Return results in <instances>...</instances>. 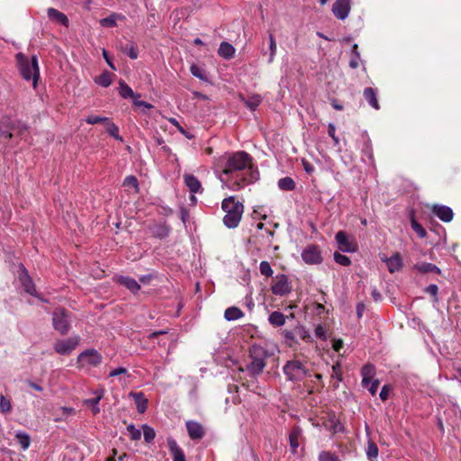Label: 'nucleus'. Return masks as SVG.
Wrapping results in <instances>:
<instances>
[{"label": "nucleus", "instance_id": "nucleus-1", "mask_svg": "<svg viewBox=\"0 0 461 461\" xmlns=\"http://www.w3.org/2000/svg\"><path fill=\"white\" fill-rule=\"evenodd\" d=\"M240 177L229 178L227 186L232 190H240L245 185L253 184L259 179L258 166L253 163V158L246 151H237L230 154L226 162L222 174L232 175L239 171H244Z\"/></svg>", "mask_w": 461, "mask_h": 461}, {"label": "nucleus", "instance_id": "nucleus-2", "mask_svg": "<svg viewBox=\"0 0 461 461\" xmlns=\"http://www.w3.org/2000/svg\"><path fill=\"white\" fill-rule=\"evenodd\" d=\"M221 209L226 212L223 217V223L229 229L236 228L240 220L244 210L242 203L236 201L234 196L223 199Z\"/></svg>", "mask_w": 461, "mask_h": 461}, {"label": "nucleus", "instance_id": "nucleus-3", "mask_svg": "<svg viewBox=\"0 0 461 461\" xmlns=\"http://www.w3.org/2000/svg\"><path fill=\"white\" fill-rule=\"evenodd\" d=\"M16 61L23 78L27 81L32 79L33 87L36 88L40 78L37 56L34 55L29 59L27 56L20 52L16 54Z\"/></svg>", "mask_w": 461, "mask_h": 461}, {"label": "nucleus", "instance_id": "nucleus-4", "mask_svg": "<svg viewBox=\"0 0 461 461\" xmlns=\"http://www.w3.org/2000/svg\"><path fill=\"white\" fill-rule=\"evenodd\" d=\"M29 128L27 123L13 119L10 115L5 114L0 117V137L5 140H11L14 137L13 131L16 132L17 137L23 139Z\"/></svg>", "mask_w": 461, "mask_h": 461}, {"label": "nucleus", "instance_id": "nucleus-5", "mask_svg": "<svg viewBox=\"0 0 461 461\" xmlns=\"http://www.w3.org/2000/svg\"><path fill=\"white\" fill-rule=\"evenodd\" d=\"M249 357L251 362L246 366V370L254 377L261 375L267 365L266 359L269 357L267 350L260 345L253 344L249 347Z\"/></svg>", "mask_w": 461, "mask_h": 461}, {"label": "nucleus", "instance_id": "nucleus-6", "mask_svg": "<svg viewBox=\"0 0 461 461\" xmlns=\"http://www.w3.org/2000/svg\"><path fill=\"white\" fill-rule=\"evenodd\" d=\"M71 312L63 307H57L52 312V325L60 335H67L71 329Z\"/></svg>", "mask_w": 461, "mask_h": 461}, {"label": "nucleus", "instance_id": "nucleus-7", "mask_svg": "<svg viewBox=\"0 0 461 461\" xmlns=\"http://www.w3.org/2000/svg\"><path fill=\"white\" fill-rule=\"evenodd\" d=\"M288 381L300 382L310 375L309 369L297 359L289 360L283 367Z\"/></svg>", "mask_w": 461, "mask_h": 461}, {"label": "nucleus", "instance_id": "nucleus-8", "mask_svg": "<svg viewBox=\"0 0 461 461\" xmlns=\"http://www.w3.org/2000/svg\"><path fill=\"white\" fill-rule=\"evenodd\" d=\"M79 336L70 337L67 339H59L55 342L53 348L56 353L61 356H68L79 344Z\"/></svg>", "mask_w": 461, "mask_h": 461}, {"label": "nucleus", "instance_id": "nucleus-9", "mask_svg": "<svg viewBox=\"0 0 461 461\" xmlns=\"http://www.w3.org/2000/svg\"><path fill=\"white\" fill-rule=\"evenodd\" d=\"M303 260L308 265H319L323 261L321 251L318 245L310 244L302 252Z\"/></svg>", "mask_w": 461, "mask_h": 461}, {"label": "nucleus", "instance_id": "nucleus-10", "mask_svg": "<svg viewBox=\"0 0 461 461\" xmlns=\"http://www.w3.org/2000/svg\"><path fill=\"white\" fill-rule=\"evenodd\" d=\"M19 281L21 283L22 287L23 288L24 292L35 296L39 297V294H37L35 284L32 280V278L30 276L28 270L23 266V264L19 265Z\"/></svg>", "mask_w": 461, "mask_h": 461}, {"label": "nucleus", "instance_id": "nucleus-11", "mask_svg": "<svg viewBox=\"0 0 461 461\" xmlns=\"http://www.w3.org/2000/svg\"><path fill=\"white\" fill-rule=\"evenodd\" d=\"M293 290L292 285L288 280V276L285 274L277 275L276 282L271 286V291L274 294L284 296L290 294Z\"/></svg>", "mask_w": 461, "mask_h": 461}, {"label": "nucleus", "instance_id": "nucleus-12", "mask_svg": "<svg viewBox=\"0 0 461 461\" xmlns=\"http://www.w3.org/2000/svg\"><path fill=\"white\" fill-rule=\"evenodd\" d=\"M102 355L95 348H87L82 351L77 358L78 364L85 362L91 366H98L102 363Z\"/></svg>", "mask_w": 461, "mask_h": 461}, {"label": "nucleus", "instance_id": "nucleus-13", "mask_svg": "<svg viewBox=\"0 0 461 461\" xmlns=\"http://www.w3.org/2000/svg\"><path fill=\"white\" fill-rule=\"evenodd\" d=\"M335 240L339 249L342 252L352 253L357 249V243L353 240H349L348 233L344 230L338 231L335 235Z\"/></svg>", "mask_w": 461, "mask_h": 461}, {"label": "nucleus", "instance_id": "nucleus-14", "mask_svg": "<svg viewBox=\"0 0 461 461\" xmlns=\"http://www.w3.org/2000/svg\"><path fill=\"white\" fill-rule=\"evenodd\" d=\"M351 9V0H336L331 11L336 18L339 20H345Z\"/></svg>", "mask_w": 461, "mask_h": 461}, {"label": "nucleus", "instance_id": "nucleus-15", "mask_svg": "<svg viewBox=\"0 0 461 461\" xmlns=\"http://www.w3.org/2000/svg\"><path fill=\"white\" fill-rule=\"evenodd\" d=\"M185 427L188 436L192 440H200L205 435L204 428L197 421L188 420L185 422Z\"/></svg>", "mask_w": 461, "mask_h": 461}, {"label": "nucleus", "instance_id": "nucleus-16", "mask_svg": "<svg viewBox=\"0 0 461 461\" xmlns=\"http://www.w3.org/2000/svg\"><path fill=\"white\" fill-rule=\"evenodd\" d=\"M113 279L116 284L126 287L133 294H137L140 290V285L131 276H114Z\"/></svg>", "mask_w": 461, "mask_h": 461}, {"label": "nucleus", "instance_id": "nucleus-17", "mask_svg": "<svg viewBox=\"0 0 461 461\" xmlns=\"http://www.w3.org/2000/svg\"><path fill=\"white\" fill-rule=\"evenodd\" d=\"M431 212L444 222H449L454 217L452 209L447 205L434 204Z\"/></svg>", "mask_w": 461, "mask_h": 461}, {"label": "nucleus", "instance_id": "nucleus-18", "mask_svg": "<svg viewBox=\"0 0 461 461\" xmlns=\"http://www.w3.org/2000/svg\"><path fill=\"white\" fill-rule=\"evenodd\" d=\"M362 386L367 388L371 384L374 376L375 375V366L373 364L367 363L361 368Z\"/></svg>", "mask_w": 461, "mask_h": 461}, {"label": "nucleus", "instance_id": "nucleus-19", "mask_svg": "<svg viewBox=\"0 0 461 461\" xmlns=\"http://www.w3.org/2000/svg\"><path fill=\"white\" fill-rule=\"evenodd\" d=\"M167 447L173 457V461H186L183 449L177 445L176 441L169 437L167 438Z\"/></svg>", "mask_w": 461, "mask_h": 461}, {"label": "nucleus", "instance_id": "nucleus-20", "mask_svg": "<svg viewBox=\"0 0 461 461\" xmlns=\"http://www.w3.org/2000/svg\"><path fill=\"white\" fill-rule=\"evenodd\" d=\"M47 14H48L49 19L51 22L57 23L65 27L69 26V20H68V16L65 14L61 13L60 11H59L53 7H50L47 10Z\"/></svg>", "mask_w": 461, "mask_h": 461}, {"label": "nucleus", "instance_id": "nucleus-21", "mask_svg": "<svg viewBox=\"0 0 461 461\" xmlns=\"http://www.w3.org/2000/svg\"><path fill=\"white\" fill-rule=\"evenodd\" d=\"M184 181L185 185L188 187L190 193L197 194L203 192V187L199 179L192 174H185Z\"/></svg>", "mask_w": 461, "mask_h": 461}, {"label": "nucleus", "instance_id": "nucleus-22", "mask_svg": "<svg viewBox=\"0 0 461 461\" xmlns=\"http://www.w3.org/2000/svg\"><path fill=\"white\" fill-rule=\"evenodd\" d=\"M386 264L390 273L400 271L403 267L402 258L399 252L394 253L391 258H387Z\"/></svg>", "mask_w": 461, "mask_h": 461}, {"label": "nucleus", "instance_id": "nucleus-23", "mask_svg": "<svg viewBox=\"0 0 461 461\" xmlns=\"http://www.w3.org/2000/svg\"><path fill=\"white\" fill-rule=\"evenodd\" d=\"M412 269L417 270L419 273L421 274L434 273L436 275H441L442 273L439 267H438L434 264L428 262L417 263L412 267Z\"/></svg>", "mask_w": 461, "mask_h": 461}, {"label": "nucleus", "instance_id": "nucleus-24", "mask_svg": "<svg viewBox=\"0 0 461 461\" xmlns=\"http://www.w3.org/2000/svg\"><path fill=\"white\" fill-rule=\"evenodd\" d=\"M95 393L96 394V396L94 398L85 400L84 405L90 408L92 411V413L94 415H96L100 412V408H99L98 404L104 396V390H101L100 392L95 391Z\"/></svg>", "mask_w": 461, "mask_h": 461}, {"label": "nucleus", "instance_id": "nucleus-25", "mask_svg": "<svg viewBox=\"0 0 461 461\" xmlns=\"http://www.w3.org/2000/svg\"><path fill=\"white\" fill-rule=\"evenodd\" d=\"M363 95L370 106H372L375 110L380 109V104L377 100L376 89H375L373 87H366L364 89Z\"/></svg>", "mask_w": 461, "mask_h": 461}, {"label": "nucleus", "instance_id": "nucleus-26", "mask_svg": "<svg viewBox=\"0 0 461 461\" xmlns=\"http://www.w3.org/2000/svg\"><path fill=\"white\" fill-rule=\"evenodd\" d=\"M131 396L133 397L138 412L141 414L144 413L147 411L149 403L148 399L145 397L144 393L142 392H131Z\"/></svg>", "mask_w": 461, "mask_h": 461}, {"label": "nucleus", "instance_id": "nucleus-27", "mask_svg": "<svg viewBox=\"0 0 461 461\" xmlns=\"http://www.w3.org/2000/svg\"><path fill=\"white\" fill-rule=\"evenodd\" d=\"M302 435V429L299 426H294L289 433V443L293 453H296L299 447V438Z\"/></svg>", "mask_w": 461, "mask_h": 461}, {"label": "nucleus", "instance_id": "nucleus-28", "mask_svg": "<svg viewBox=\"0 0 461 461\" xmlns=\"http://www.w3.org/2000/svg\"><path fill=\"white\" fill-rule=\"evenodd\" d=\"M235 48L227 41H222L218 50V55L224 59H230L234 57Z\"/></svg>", "mask_w": 461, "mask_h": 461}, {"label": "nucleus", "instance_id": "nucleus-29", "mask_svg": "<svg viewBox=\"0 0 461 461\" xmlns=\"http://www.w3.org/2000/svg\"><path fill=\"white\" fill-rule=\"evenodd\" d=\"M118 90H119V95L124 99H127V98L133 99V98L140 97V95L134 93L132 91V89L122 79H120V81H119Z\"/></svg>", "mask_w": 461, "mask_h": 461}, {"label": "nucleus", "instance_id": "nucleus-30", "mask_svg": "<svg viewBox=\"0 0 461 461\" xmlns=\"http://www.w3.org/2000/svg\"><path fill=\"white\" fill-rule=\"evenodd\" d=\"M329 424H325L326 428H328L333 434L339 432H344L345 427L344 425L336 418L335 413H331L329 416Z\"/></svg>", "mask_w": 461, "mask_h": 461}, {"label": "nucleus", "instance_id": "nucleus-31", "mask_svg": "<svg viewBox=\"0 0 461 461\" xmlns=\"http://www.w3.org/2000/svg\"><path fill=\"white\" fill-rule=\"evenodd\" d=\"M285 319L286 316L283 312L275 311L269 315L268 321L274 327H281L285 325Z\"/></svg>", "mask_w": 461, "mask_h": 461}, {"label": "nucleus", "instance_id": "nucleus-32", "mask_svg": "<svg viewBox=\"0 0 461 461\" xmlns=\"http://www.w3.org/2000/svg\"><path fill=\"white\" fill-rule=\"evenodd\" d=\"M14 438L16 439L17 443L21 446V448L23 450H26L29 448L31 445V437L28 433L19 430L15 433Z\"/></svg>", "mask_w": 461, "mask_h": 461}, {"label": "nucleus", "instance_id": "nucleus-33", "mask_svg": "<svg viewBox=\"0 0 461 461\" xmlns=\"http://www.w3.org/2000/svg\"><path fill=\"white\" fill-rule=\"evenodd\" d=\"M277 185L282 191H294L296 188L294 180L290 176L280 178L277 182Z\"/></svg>", "mask_w": 461, "mask_h": 461}, {"label": "nucleus", "instance_id": "nucleus-34", "mask_svg": "<svg viewBox=\"0 0 461 461\" xmlns=\"http://www.w3.org/2000/svg\"><path fill=\"white\" fill-rule=\"evenodd\" d=\"M243 315V312L236 306L229 307L224 312V318L227 321H235L241 318Z\"/></svg>", "mask_w": 461, "mask_h": 461}, {"label": "nucleus", "instance_id": "nucleus-35", "mask_svg": "<svg viewBox=\"0 0 461 461\" xmlns=\"http://www.w3.org/2000/svg\"><path fill=\"white\" fill-rule=\"evenodd\" d=\"M114 75L107 70L102 72V74L95 78V82L104 87H108L112 84V77Z\"/></svg>", "mask_w": 461, "mask_h": 461}, {"label": "nucleus", "instance_id": "nucleus-36", "mask_svg": "<svg viewBox=\"0 0 461 461\" xmlns=\"http://www.w3.org/2000/svg\"><path fill=\"white\" fill-rule=\"evenodd\" d=\"M410 220H411V229L418 234V236L420 238H425L427 236V231L423 228V226L420 222L417 221L413 212H411V213Z\"/></svg>", "mask_w": 461, "mask_h": 461}, {"label": "nucleus", "instance_id": "nucleus-37", "mask_svg": "<svg viewBox=\"0 0 461 461\" xmlns=\"http://www.w3.org/2000/svg\"><path fill=\"white\" fill-rule=\"evenodd\" d=\"M378 447L375 442L369 439L367 442L366 456L370 461H376L378 456Z\"/></svg>", "mask_w": 461, "mask_h": 461}, {"label": "nucleus", "instance_id": "nucleus-38", "mask_svg": "<svg viewBox=\"0 0 461 461\" xmlns=\"http://www.w3.org/2000/svg\"><path fill=\"white\" fill-rule=\"evenodd\" d=\"M105 129L110 136H112L117 140L123 141L122 137L119 134V127L115 123H113L111 121V119H109L106 122Z\"/></svg>", "mask_w": 461, "mask_h": 461}, {"label": "nucleus", "instance_id": "nucleus-39", "mask_svg": "<svg viewBox=\"0 0 461 461\" xmlns=\"http://www.w3.org/2000/svg\"><path fill=\"white\" fill-rule=\"evenodd\" d=\"M122 185L124 187H132L134 189L135 194L140 193L139 181L137 177L133 175L126 176L123 180Z\"/></svg>", "mask_w": 461, "mask_h": 461}, {"label": "nucleus", "instance_id": "nucleus-40", "mask_svg": "<svg viewBox=\"0 0 461 461\" xmlns=\"http://www.w3.org/2000/svg\"><path fill=\"white\" fill-rule=\"evenodd\" d=\"M190 71L194 77H195L204 82H209V78L206 75V72L203 68H201L198 65L192 64L190 67Z\"/></svg>", "mask_w": 461, "mask_h": 461}, {"label": "nucleus", "instance_id": "nucleus-41", "mask_svg": "<svg viewBox=\"0 0 461 461\" xmlns=\"http://www.w3.org/2000/svg\"><path fill=\"white\" fill-rule=\"evenodd\" d=\"M294 334L300 336V338L305 342H312V339L304 326L298 324L294 327Z\"/></svg>", "mask_w": 461, "mask_h": 461}, {"label": "nucleus", "instance_id": "nucleus-42", "mask_svg": "<svg viewBox=\"0 0 461 461\" xmlns=\"http://www.w3.org/2000/svg\"><path fill=\"white\" fill-rule=\"evenodd\" d=\"M118 18H122V16L121 14H113L105 18L101 19L100 24L103 27H108V28L114 27V26H116V20Z\"/></svg>", "mask_w": 461, "mask_h": 461}, {"label": "nucleus", "instance_id": "nucleus-43", "mask_svg": "<svg viewBox=\"0 0 461 461\" xmlns=\"http://www.w3.org/2000/svg\"><path fill=\"white\" fill-rule=\"evenodd\" d=\"M142 430H143V436L144 440L147 443H150L153 441L156 436V432L154 429L147 424L142 425Z\"/></svg>", "mask_w": 461, "mask_h": 461}, {"label": "nucleus", "instance_id": "nucleus-44", "mask_svg": "<svg viewBox=\"0 0 461 461\" xmlns=\"http://www.w3.org/2000/svg\"><path fill=\"white\" fill-rule=\"evenodd\" d=\"M261 97L258 95H255L245 101V104L251 111H255L261 104Z\"/></svg>", "mask_w": 461, "mask_h": 461}, {"label": "nucleus", "instance_id": "nucleus-45", "mask_svg": "<svg viewBox=\"0 0 461 461\" xmlns=\"http://www.w3.org/2000/svg\"><path fill=\"white\" fill-rule=\"evenodd\" d=\"M12 411L11 401L5 395H0V412L6 414Z\"/></svg>", "mask_w": 461, "mask_h": 461}, {"label": "nucleus", "instance_id": "nucleus-46", "mask_svg": "<svg viewBox=\"0 0 461 461\" xmlns=\"http://www.w3.org/2000/svg\"><path fill=\"white\" fill-rule=\"evenodd\" d=\"M334 257V260L336 263L341 265V266H344V267H348L351 265V260L348 257L343 255V254H340L339 252L336 251L333 255Z\"/></svg>", "mask_w": 461, "mask_h": 461}, {"label": "nucleus", "instance_id": "nucleus-47", "mask_svg": "<svg viewBox=\"0 0 461 461\" xmlns=\"http://www.w3.org/2000/svg\"><path fill=\"white\" fill-rule=\"evenodd\" d=\"M122 50L123 52H126L129 58H131V59H136L139 56L138 48L134 43H131L130 47H128V45L122 47Z\"/></svg>", "mask_w": 461, "mask_h": 461}, {"label": "nucleus", "instance_id": "nucleus-48", "mask_svg": "<svg viewBox=\"0 0 461 461\" xmlns=\"http://www.w3.org/2000/svg\"><path fill=\"white\" fill-rule=\"evenodd\" d=\"M319 461H340L339 456L330 451H321L319 455Z\"/></svg>", "mask_w": 461, "mask_h": 461}, {"label": "nucleus", "instance_id": "nucleus-49", "mask_svg": "<svg viewBox=\"0 0 461 461\" xmlns=\"http://www.w3.org/2000/svg\"><path fill=\"white\" fill-rule=\"evenodd\" d=\"M281 335L285 338V342L289 346H292L293 343H298V341L295 339V334L294 330H282Z\"/></svg>", "mask_w": 461, "mask_h": 461}, {"label": "nucleus", "instance_id": "nucleus-50", "mask_svg": "<svg viewBox=\"0 0 461 461\" xmlns=\"http://www.w3.org/2000/svg\"><path fill=\"white\" fill-rule=\"evenodd\" d=\"M110 118L108 117H101L97 115H89L86 119V122L88 124H97V123H104V125L108 122Z\"/></svg>", "mask_w": 461, "mask_h": 461}, {"label": "nucleus", "instance_id": "nucleus-51", "mask_svg": "<svg viewBox=\"0 0 461 461\" xmlns=\"http://www.w3.org/2000/svg\"><path fill=\"white\" fill-rule=\"evenodd\" d=\"M259 270L261 275L270 277L273 276V269L267 261H262L259 265Z\"/></svg>", "mask_w": 461, "mask_h": 461}, {"label": "nucleus", "instance_id": "nucleus-52", "mask_svg": "<svg viewBox=\"0 0 461 461\" xmlns=\"http://www.w3.org/2000/svg\"><path fill=\"white\" fill-rule=\"evenodd\" d=\"M269 50H270V56L268 59V62H272L274 59V56L276 55V43L275 40V36L273 33L269 34Z\"/></svg>", "mask_w": 461, "mask_h": 461}, {"label": "nucleus", "instance_id": "nucleus-53", "mask_svg": "<svg viewBox=\"0 0 461 461\" xmlns=\"http://www.w3.org/2000/svg\"><path fill=\"white\" fill-rule=\"evenodd\" d=\"M332 378L337 379L338 382H341L343 380L341 366L339 363H336L332 366Z\"/></svg>", "mask_w": 461, "mask_h": 461}, {"label": "nucleus", "instance_id": "nucleus-54", "mask_svg": "<svg viewBox=\"0 0 461 461\" xmlns=\"http://www.w3.org/2000/svg\"><path fill=\"white\" fill-rule=\"evenodd\" d=\"M127 430L130 432L131 434V438L132 440H139L140 439V437H141V433H140V430L136 429L135 426L133 424H130L128 427H127Z\"/></svg>", "mask_w": 461, "mask_h": 461}, {"label": "nucleus", "instance_id": "nucleus-55", "mask_svg": "<svg viewBox=\"0 0 461 461\" xmlns=\"http://www.w3.org/2000/svg\"><path fill=\"white\" fill-rule=\"evenodd\" d=\"M169 230H170V229L167 225H160V226H158L155 236L158 237L160 239L165 238V237L168 236Z\"/></svg>", "mask_w": 461, "mask_h": 461}, {"label": "nucleus", "instance_id": "nucleus-56", "mask_svg": "<svg viewBox=\"0 0 461 461\" xmlns=\"http://www.w3.org/2000/svg\"><path fill=\"white\" fill-rule=\"evenodd\" d=\"M426 293L429 294L430 295L434 296V301H438V287L437 285L431 284L429 286H427L424 290Z\"/></svg>", "mask_w": 461, "mask_h": 461}, {"label": "nucleus", "instance_id": "nucleus-57", "mask_svg": "<svg viewBox=\"0 0 461 461\" xmlns=\"http://www.w3.org/2000/svg\"><path fill=\"white\" fill-rule=\"evenodd\" d=\"M336 127L333 123H329L328 125V134L332 138L334 144L338 145L339 143V137L335 134Z\"/></svg>", "mask_w": 461, "mask_h": 461}, {"label": "nucleus", "instance_id": "nucleus-58", "mask_svg": "<svg viewBox=\"0 0 461 461\" xmlns=\"http://www.w3.org/2000/svg\"><path fill=\"white\" fill-rule=\"evenodd\" d=\"M391 390H392V386L390 384H384L382 387L379 397L383 402H384L388 399L389 393Z\"/></svg>", "mask_w": 461, "mask_h": 461}, {"label": "nucleus", "instance_id": "nucleus-59", "mask_svg": "<svg viewBox=\"0 0 461 461\" xmlns=\"http://www.w3.org/2000/svg\"><path fill=\"white\" fill-rule=\"evenodd\" d=\"M315 336L321 339V340H326L327 339V336H326V331L323 328V326L321 324H319L316 329H315Z\"/></svg>", "mask_w": 461, "mask_h": 461}, {"label": "nucleus", "instance_id": "nucleus-60", "mask_svg": "<svg viewBox=\"0 0 461 461\" xmlns=\"http://www.w3.org/2000/svg\"><path fill=\"white\" fill-rule=\"evenodd\" d=\"M102 54H103L104 59H105L106 63L108 64V66L113 70H116V67L113 64V58L110 56L109 52L105 49H104Z\"/></svg>", "mask_w": 461, "mask_h": 461}, {"label": "nucleus", "instance_id": "nucleus-61", "mask_svg": "<svg viewBox=\"0 0 461 461\" xmlns=\"http://www.w3.org/2000/svg\"><path fill=\"white\" fill-rule=\"evenodd\" d=\"M363 152L371 158L372 145H371V140L369 139V137H366V139L364 141Z\"/></svg>", "mask_w": 461, "mask_h": 461}, {"label": "nucleus", "instance_id": "nucleus-62", "mask_svg": "<svg viewBox=\"0 0 461 461\" xmlns=\"http://www.w3.org/2000/svg\"><path fill=\"white\" fill-rule=\"evenodd\" d=\"M379 384H380V382L378 379H374L370 384V386L367 387L369 393L372 394V395H375L377 390H378V387H379Z\"/></svg>", "mask_w": 461, "mask_h": 461}, {"label": "nucleus", "instance_id": "nucleus-63", "mask_svg": "<svg viewBox=\"0 0 461 461\" xmlns=\"http://www.w3.org/2000/svg\"><path fill=\"white\" fill-rule=\"evenodd\" d=\"M132 101H133V105H135V106L145 107L148 109L153 108V105L146 101H140V100H138V98H133Z\"/></svg>", "mask_w": 461, "mask_h": 461}, {"label": "nucleus", "instance_id": "nucleus-64", "mask_svg": "<svg viewBox=\"0 0 461 461\" xmlns=\"http://www.w3.org/2000/svg\"><path fill=\"white\" fill-rule=\"evenodd\" d=\"M366 311V305L363 302H360L357 304V307H356V313H357V319H361L364 312Z\"/></svg>", "mask_w": 461, "mask_h": 461}]
</instances>
